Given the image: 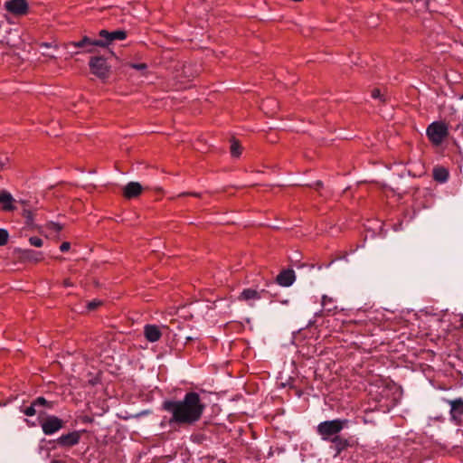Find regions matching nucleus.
Here are the masks:
<instances>
[{"mask_svg":"<svg viewBox=\"0 0 463 463\" xmlns=\"http://www.w3.org/2000/svg\"><path fill=\"white\" fill-rule=\"evenodd\" d=\"M162 409L171 415L170 425L190 426L201 420L205 404L198 392H188L182 400L164 401Z\"/></svg>","mask_w":463,"mask_h":463,"instance_id":"f257e3e1","label":"nucleus"},{"mask_svg":"<svg viewBox=\"0 0 463 463\" xmlns=\"http://www.w3.org/2000/svg\"><path fill=\"white\" fill-rule=\"evenodd\" d=\"M348 420L335 419L320 422L317 427V432L325 441H331L333 437L338 434L346 427Z\"/></svg>","mask_w":463,"mask_h":463,"instance_id":"f03ea898","label":"nucleus"},{"mask_svg":"<svg viewBox=\"0 0 463 463\" xmlns=\"http://www.w3.org/2000/svg\"><path fill=\"white\" fill-rule=\"evenodd\" d=\"M449 134L448 126L442 121H435L427 128V136L436 146L440 145Z\"/></svg>","mask_w":463,"mask_h":463,"instance_id":"7ed1b4c3","label":"nucleus"},{"mask_svg":"<svg viewBox=\"0 0 463 463\" xmlns=\"http://www.w3.org/2000/svg\"><path fill=\"white\" fill-rule=\"evenodd\" d=\"M90 68L93 74L101 80H105L109 76V67L107 61L103 57H92L90 61Z\"/></svg>","mask_w":463,"mask_h":463,"instance_id":"20e7f679","label":"nucleus"},{"mask_svg":"<svg viewBox=\"0 0 463 463\" xmlns=\"http://www.w3.org/2000/svg\"><path fill=\"white\" fill-rule=\"evenodd\" d=\"M40 425L45 435H52L63 427V421L57 416L51 415L42 420Z\"/></svg>","mask_w":463,"mask_h":463,"instance_id":"39448f33","label":"nucleus"},{"mask_svg":"<svg viewBox=\"0 0 463 463\" xmlns=\"http://www.w3.org/2000/svg\"><path fill=\"white\" fill-rule=\"evenodd\" d=\"M447 402L450 405V420L456 425H460L463 416V399L448 400Z\"/></svg>","mask_w":463,"mask_h":463,"instance_id":"423d86ee","label":"nucleus"},{"mask_svg":"<svg viewBox=\"0 0 463 463\" xmlns=\"http://www.w3.org/2000/svg\"><path fill=\"white\" fill-rule=\"evenodd\" d=\"M6 10L15 15L25 14L28 11L26 0H9L5 3Z\"/></svg>","mask_w":463,"mask_h":463,"instance_id":"0eeeda50","label":"nucleus"},{"mask_svg":"<svg viewBox=\"0 0 463 463\" xmlns=\"http://www.w3.org/2000/svg\"><path fill=\"white\" fill-rule=\"evenodd\" d=\"M70 44L75 48H84L89 52H91L95 46L106 47V43L103 40H92L88 36H84L80 41L72 42Z\"/></svg>","mask_w":463,"mask_h":463,"instance_id":"6e6552de","label":"nucleus"},{"mask_svg":"<svg viewBox=\"0 0 463 463\" xmlns=\"http://www.w3.org/2000/svg\"><path fill=\"white\" fill-rule=\"evenodd\" d=\"M330 442L332 443L331 448L335 451V458L340 456L343 451L353 446L349 439L342 436L333 437Z\"/></svg>","mask_w":463,"mask_h":463,"instance_id":"1a4fd4ad","label":"nucleus"},{"mask_svg":"<svg viewBox=\"0 0 463 463\" xmlns=\"http://www.w3.org/2000/svg\"><path fill=\"white\" fill-rule=\"evenodd\" d=\"M99 34L102 38L103 42L106 43V47L113 41H122L127 38V32L125 30H117L114 32L101 30Z\"/></svg>","mask_w":463,"mask_h":463,"instance_id":"9d476101","label":"nucleus"},{"mask_svg":"<svg viewBox=\"0 0 463 463\" xmlns=\"http://www.w3.org/2000/svg\"><path fill=\"white\" fill-rule=\"evenodd\" d=\"M296 279L295 272L293 269L282 270L276 278V281L282 287L291 286Z\"/></svg>","mask_w":463,"mask_h":463,"instance_id":"9b49d317","label":"nucleus"},{"mask_svg":"<svg viewBox=\"0 0 463 463\" xmlns=\"http://www.w3.org/2000/svg\"><path fill=\"white\" fill-rule=\"evenodd\" d=\"M80 434L79 431H72L68 434H63L58 439L61 446L72 447L80 442Z\"/></svg>","mask_w":463,"mask_h":463,"instance_id":"f8f14e48","label":"nucleus"},{"mask_svg":"<svg viewBox=\"0 0 463 463\" xmlns=\"http://www.w3.org/2000/svg\"><path fill=\"white\" fill-rule=\"evenodd\" d=\"M142 192V186L137 182H130L128 183L123 191L124 197L128 199L135 198L138 196Z\"/></svg>","mask_w":463,"mask_h":463,"instance_id":"ddd939ff","label":"nucleus"},{"mask_svg":"<svg viewBox=\"0 0 463 463\" xmlns=\"http://www.w3.org/2000/svg\"><path fill=\"white\" fill-rule=\"evenodd\" d=\"M14 200L9 192L5 190L0 191V205L2 210L13 211L14 209Z\"/></svg>","mask_w":463,"mask_h":463,"instance_id":"4468645a","label":"nucleus"},{"mask_svg":"<svg viewBox=\"0 0 463 463\" xmlns=\"http://www.w3.org/2000/svg\"><path fill=\"white\" fill-rule=\"evenodd\" d=\"M144 334L147 341L156 342L160 339L162 334L157 326L146 325L144 328Z\"/></svg>","mask_w":463,"mask_h":463,"instance_id":"2eb2a0df","label":"nucleus"},{"mask_svg":"<svg viewBox=\"0 0 463 463\" xmlns=\"http://www.w3.org/2000/svg\"><path fill=\"white\" fill-rule=\"evenodd\" d=\"M260 298H261L260 292H259L255 289L246 288L241 293L239 299L250 301V300H257V299H260Z\"/></svg>","mask_w":463,"mask_h":463,"instance_id":"dca6fc26","label":"nucleus"},{"mask_svg":"<svg viewBox=\"0 0 463 463\" xmlns=\"http://www.w3.org/2000/svg\"><path fill=\"white\" fill-rule=\"evenodd\" d=\"M433 178L439 183H445L449 178V171L442 166L433 169Z\"/></svg>","mask_w":463,"mask_h":463,"instance_id":"f3484780","label":"nucleus"},{"mask_svg":"<svg viewBox=\"0 0 463 463\" xmlns=\"http://www.w3.org/2000/svg\"><path fill=\"white\" fill-rule=\"evenodd\" d=\"M321 304L327 312H333L336 309V306L334 304V299L326 295L322 297Z\"/></svg>","mask_w":463,"mask_h":463,"instance_id":"a211bd4d","label":"nucleus"},{"mask_svg":"<svg viewBox=\"0 0 463 463\" xmlns=\"http://www.w3.org/2000/svg\"><path fill=\"white\" fill-rule=\"evenodd\" d=\"M230 150H231V155L233 157H239L241 155V146L239 144V142L235 139H233L232 141Z\"/></svg>","mask_w":463,"mask_h":463,"instance_id":"6ab92c4d","label":"nucleus"},{"mask_svg":"<svg viewBox=\"0 0 463 463\" xmlns=\"http://www.w3.org/2000/svg\"><path fill=\"white\" fill-rule=\"evenodd\" d=\"M33 402H34V405H36L37 407H39V406H45V407H48V408L51 409L53 406V403L52 402H48L43 397H38Z\"/></svg>","mask_w":463,"mask_h":463,"instance_id":"aec40b11","label":"nucleus"},{"mask_svg":"<svg viewBox=\"0 0 463 463\" xmlns=\"http://www.w3.org/2000/svg\"><path fill=\"white\" fill-rule=\"evenodd\" d=\"M371 97L374 99H379L382 102L386 100L385 94H383L379 89H373L371 91Z\"/></svg>","mask_w":463,"mask_h":463,"instance_id":"412c9836","label":"nucleus"},{"mask_svg":"<svg viewBox=\"0 0 463 463\" xmlns=\"http://www.w3.org/2000/svg\"><path fill=\"white\" fill-rule=\"evenodd\" d=\"M36 405H34V402H33L31 403L30 406L24 408L22 410V411L26 415V416H33L36 414Z\"/></svg>","mask_w":463,"mask_h":463,"instance_id":"4be33fe9","label":"nucleus"},{"mask_svg":"<svg viewBox=\"0 0 463 463\" xmlns=\"http://www.w3.org/2000/svg\"><path fill=\"white\" fill-rule=\"evenodd\" d=\"M9 233L5 229H0V246H4L8 242Z\"/></svg>","mask_w":463,"mask_h":463,"instance_id":"5701e85b","label":"nucleus"},{"mask_svg":"<svg viewBox=\"0 0 463 463\" xmlns=\"http://www.w3.org/2000/svg\"><path fill=\"white\" fill-rule=\"evenodd\" d=\"M29 242L32 246L40 248L43 246V241L41 238L33 236L29 239Z\"/></svg>","mask_w":463,"mask_h":463,"instance_id":"b1692460","label":"nucleus"},{"mask_svg":"<svg viewBox=\"0 0 463 463\" xmlns=\"http://www.w3.org/2000/svg\"><path fill=\"white\" fill-rule=\"evenodd\" d=\"M102 304L100 300L94 299L87 304V307L90 311L95 310L98 307H99Z\"/></svg>","mask_w":463,"mask_h":463,"instance_id":"393cba45","label":"nucleus"},{"mask_svg":"<svg viewBox=\"0 0 463 463\" xmlns=\"http://www.w3.org/2000/svg\"><path fill=\"white\" fill-rule=\"evenodd\" d=\"M49 228L55 232H59L62 230V226L57 222L49 223Z\"/></svg>","mask_w":463,"mask_h":463,"instance_id":"a878e982","label":"nucleus"},{"mask_svg":"<svg viewBox=\"0 0 463 463\" xmlns=\"http://www.w3.org/2000/svg\"><path fill=\"white\" fill-rule=\"evenodd\" d=\"M131 67L137 71H144L147 68V65L146 63H133Z\"/></svg>","mask_w":463,"mask_h":463,"instance_id":"bb28decb","label":"nucleus"},{"mask_svg":"<svg viewBox=\"0 0 463 463\" xmlns=\"http://www.w3.org/2000/svg\"><path fill=\"white\" fill-rule=\"evenodd\" d=\"M70 248H71V244H70L69 242H67V241L62 242V243L61 244V246H60V250H61V251H62V252H65V251L69 250H70Z\"/></svg>","mask_w":463,"mask_h":463,"instance_id":"cd10ccee","label":"nucleus"},{"mask_svg":"<svg viewBox=\"0 0 463 463\" xmlns=\"http://www.w3.org/2000/svg\"><path fill=\"white\" fill-rule=\"evenodd\" d=\"M32 254L35 255L34 256V260L35 261H39V260H42V257H41V253L40 252H34V251H32L31 252Z\"/></svg>","mask_w":463,"mask_h":463,"instance_id":"c85d7f7f","label":"nucleus"},{"mask_svg":"<svg viewBox=\"0 0 463 463\" xmlns=\"http://www.w3.org/2000/svg\"><path fill=\"white\" fill-rule=\"evenodd\" d=\"M186 194H185V195H186ZM189 194V195H193V196H199V194H196V193H190V194ZM181 195H184V194H182Z\"/></svg>","mask_w":463,"mask_h":463,"instance_id":"c756f323","label":"nucleus"},{"mask_svg":"<svg viewBox=\"0 0 463 463\" xmlns=\"http://www.w3.org/2000/svg\"><path fill=\"white\" fill-rule=\"evenodd\" d=\"M454 104L451 105V109H453V113H458V109H454Z\"/></svg>","mask_w":463,"mask_h":463,"instance_id":"7c9ffc66","label":"nucleus"},{"mask_svg":"<svg viewBox=\"0 0 463 463\" xmlns=\"http://www.w3.org/2000/svg\"><path fill=\"white\" fill-rule=\"evenodd\" d=\"M64 285H65L66 287H69V286H71V282H69L68 280H65V281H64Z\"/></svg>","mask_w":463,"mask_h":463,"instance_id":"2f4dec72","label":"nucleus"},{"mask_svg":"<svg viewBox=\"0 0 463 463\" xmlns=\"http://www.w3.org/2000/svg\"><path fill=\"white\" fill-rule=\"evenodd\" d=\"M43 46L46 47V48H49V47H51V44L50 43H43Z\"/></svg>","mask_w":463,"mask_h":463,"instance_id":"473e14b6","label":"nucleus"},{"mask_svg":"<svg viewBox=\"0 0 463 463\" xmlns=\"http://www.w3.org/2000/svg\"><path fill=\"white\" fill-rule=\"evenodd\" d=\"M51 463H63V462L61 460H52V461H51Z\"/></svg>","mask_w":463,"mask_h":463,"instance_id":"72a5a7b5","label":"nucleus"}]
</instances>
